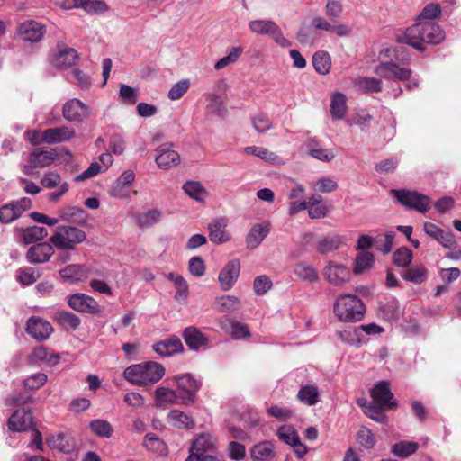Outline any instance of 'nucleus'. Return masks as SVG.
Returning a JSON list of instances; mask_svg holds the SVG:
<instances>
[{
  "label": "nucleus",
  "mask_w": 461,
  "mask_h": 461,
  "mask_svg": "<svg viewBox=\"0 0 461 461\" xmlns=\"http://www.w3.org/2000/svg\"><path fill=\"white\" fill-rule=\"evenodd\" d=\"M444 32L435 22H416L403 35V41L417 50H424L426 44H438Z\"/></svg>",
  "instance_id": "f257e3e1"
},
{
  "label": "nucleus",
  "mask_w": 461,
  "mask_h": 461,
  "mask_svg": "<svg viewBox=\"0 0 461 461\" xmlns=\"http://www.w3.org/2000/svg\"><path fill=\"white\" fill-rule=\"evenodd\" d=\"M165 367L155 361H146L133 364L125 368L124 379L136 386L147 387L153 385L162 379Z\"/></svg>",
  "instance_id": "f03ea898"
},
{
  "label": "nucleus",
  "mask_w": 461,
  "mask_h": 461,
  "mask_svg": "<svg viewBox=\"0 0 461 461\" xmlns=\"http://www.w3.org/2000/svg\"><path fill=\"white\" fill-rule=\"evenodd\" d=\"M396 58L394 48H386L379 54V65L375 68V74L380 77L392 81H405L410 79L411 70L398 64L393 59Z\"/></svg>",
  "instance_id": "7ed1b4c3"
},
{
  "label": "nucleus",
  "mask_w": 461,
  "mask_h": 461,
  "mask_svg": "<svg viewBox=\"0 0 461 461\" xmlns=\"http://www.w3.org/2000/svg\"><path fill=\"white\" fill-rule=\"evenodd\" d=\"M31 397L24 394L13 395L6 399V404L9 406H23L17 409L9 418L7 425L10 430L14 432H23L28 430L33 425L32 412L30 407L24 406Z\"/></svg>",
  "instance_id": "20e7f679"
},
{
  "label": "nucleus",
  "mask_w": 461,
  "mask_h": 461,
  "mask_svg": "<svg viewBox=\"0 0 461 461\" xmlns=\"http://www.w3.org/2000/svg\"><path fill=\"white\" fill-rule=\"evenodd\" d=\"M334 313L341 321H358L364 316L365 305L357 295L344 294L337 298Z\"/></svg>",
  "instance_id": "39448f33"
},
{
  "label": "nucleus",
  "mask_w": 461,
  "mask_h": 461,
  "mask_svg": "<svg viewBox=\"0 0 461 461\" xmlns=\"http://www.w3.org/2000/svg\"><path fill=\"white\" fill-rule=\"evenodd\" d=\"M86 240L83 230L69 225L59 226L50 238L51 244L59 250H73Z\"/></svg>",
  "instance_id": "423d86ee"
},
{
  "label": "nucleus",
  "mask_w": 461,
  "mask_h": 461,
  "mask_svg": "<svg viewBox=\"0 0 461 461\" xmlns=\"http://www.w3.org/2000/svg\"><path fill=\"white\" fill-rule=\"evenodd\" d=\"M391 193L406 208L413 209L421 213H425L430 208V198L417 191L393 189Z\"/></svg>",
  "instance_id": "0eeeda50"
},
{
  "label": "nucleus",
  "mask_w": 461,
  "mask_h": 461,
  "mask_svg": "<svg viewBox=\"0 0 461 461\" xmlns=\"http://www.w3.org/2000/svg\"><path fill=\"white\" fill-rule=\"evenodd\" d=\"M249 28L254 33L269 35L282 48L291 46V41L284 36L281 28L273 21L254 20L249 23Z\"/></svg>",
  "instance_id": "6e6552de"
},
{
  "label": "nucleus",
  "mask_w": 461,
  "mask_h": 461,
  "mask_svg": "<svg viewBox=\"0 0 461 461\" xmlns=\"http://www.w3.org/2000/svg\"><path fill=\"white\" fill-rule=\"evenodd\" d=\"M324 279L334 286H341L351 279V270L344 264L328 260L323 267Z\"/></svg>",
  "instance_id": "1a4fd4ad"
},
{
  "label": "nucleus",
  "mask_w": 461,
  "mask_h": 461,
  "mask_svg": "<svg viewBox=\"0 0 461 461\" xmlns=\"http://www.w3.org/2000/svg\"><path fill=\"white\" fill-rule=\"evenodd\" d=\"M173 380L176 383L181 403L186 404L194 402V395L201 387V382L190 374L176 375Z\"/></svg>",
  "instance_id": "9d476101"
},
{
  "label": "nucleus",
  "mask_w": 461,
  "mask_h": 461,
  "mask_svg": "<svg viewBox=\"0 0 461 461\" xmlns=\"http://www.w3.org/2000/svg\"><path fill=\"white\" fill-rule=\"evenodd\" d=\"M68 305L76 312L96 314L101 312L98 302L84 293H76L67 296Z\"/></svg>",
  "instance_id": "9b49d317"
},
{
  "label": "nucleus",
  "mask_w": 461,
  "mask_h": 461,
  "mask_svg": "<svg viewBox=\"0 0 461 461\" xmlns=\"http://www.w3.org/2000/svg\"><path fill=\"white\" fill-rule=\"evenodd\" d=\"M32 207L30 198L23 197L16 202L5 204L0 207V221L10 223L19 218L25 211Z\"/></svg>",
  "instance_id": "f8f14e48"
},
{
  "label": "nucleus",
  "mask_w": 461,
  "mask_h": 461,
  "mask_svg": "<svg viewBox=\"0 0 461 461\" xmlns=\"http://www.w3.org/2000/svg\"><path fill=\"white\" fill-rule=\"evenodd\" d=\"M26 332L36 340L43 341L53 332V328L48 321L32 316L27 321Z\"/></svg>",
  "instance_id": "ddd939ff"
},
{
  "label": "nucleus",
  "mask_w": 461,
  "mask_h": 461,
  "mask_svg": "<svg viewBox=\"0 0 461 461\" xmlns=\"http://www.w3.org/2000/svg\"><path fill=\"white\" fill-rule=\"evenodd\" d=\"M240 272L239 259L230 260L220 271L218 281L223 291H229L237 282Z\"/></svg>",
  "instance_id": "4468645a"
},
{
  "label": "nucleus",
  "mask_w": 461,
  "mask_h": 461,
  "mask_svg": "<svg viewBox=\"0 0 461 461\" xmlns=\"http://www.w3.org/2000/svg\"><path fill=\"white\" fill-rule=\"evenodd\" d=\"M215 87L218 93H208L205 95L206 107L211 113H221L225 106V92L229 85L225 79L216 82Z\"/></svg>",
  "instance_id": "2eb2a0df"
},
{
  "label": "nucleus",
  "mask_w": 461,
  "mask_h": 461,
  "mask_svg": "<svg viewBox=\"0 0 461 461\" xmlns=\"http://www.w3.org/2000/svg\"><path fill=\"white\" fill-rule=\"evenodd\" d=\"M135 181V174L132 170H125L113 182L109 189V194L117 199H127L130 197L128 187Z\"/></svg>",
  "instance_id": "dca6fc26"
},
{
  "label": "nucleus",
  "mask_w": 461,
  "mask_h": 461,
  "mask_svg": "<svg viewBox=\"0 0 461 461\" xmlns=\"http://www.w3.org/2000/svg\"><path fill=\"white\" fill-rule=\"evenodd\" d=\"M98 158L99 162H92L87 169L74 177V181L82 182L90 179L99 173L104 172L113 161L112 155L108 152L102 153Z\"/></svg>",
  "instance_id": "f3484780"
},
{
  "label": "nucleus",
  "mask_w": 461,
  "mask_h": 461,
  "mask_svg": "<svg viewBox=\"0 0 461 461\" xmlns=\"http://www.w3.org/2000/svg\"><path fill=\"white\" fill-rule=\"evenodd\" d=\"M370 393L373 402L380 406L392 409L397 405L396 402L393 401V394L391 392L389 383L386 381H381L375 384Z\"/></svg>",
  "instance_id": "a211bd4d"
},
{
  "label": "nucleus",
  "mask_w": 461,
  "mask_h": 461,
  "mask_svg": "<svg viewBox=\"0 0 461 461\" xmlns=\"http://www.w3.org/2000/svg\"><path fill=\"white\" fill-rule=\"evenodd\" d=\"M53 245L48 242H40L29 248L26 259L32 264H42L48 262L54 254Z\"/></svg>",
  "instance_id": "6ab92c4d"
},
{
  "label": "nucleus",
  "mask_w": 461,
  "mask_h": 461,
  "mask_svg": "<svg viewBox=\"0 0 461 461\" xmlns=\"http://www.w3.org/2000/svg\"><path fill=\"white\" fill-rule=\"evenodd\" d=\"M45 33V27L34 20L25 21L18 26V35L26 41H39Z\"/></svg>",
  "instance_id": "aec40b11"
},
{
  "label": "nucleus",
  "mask_w": 461,
  "mask_h": 461,
  "mask_svg": "<svg viewBox=\"0 0 461 461\" xmlns=\"http://www.w3.org/2000/svg\"><path fill=\"white\" fill-rule=\"evenodd\" d=\"M183 338L187 347L194 351L208 348V338L196 327L190 326L183 331Z\"/></svg>",
  "instance_id": "412c9836"
},
{
  "label": "nucleus",
  "mask_w": 461,
  "mask_h": 461,
  "mask_svg": "<svg viewBox=\"0 0 461 461\" xmlns=\"http://www.w3.org/2000/svg\"><path fill=\"white\" fill-rule=\"evenodd\" d=\"M152 349L161 357H171L182 352L184 346L177 336L172 335L167 339L154 343Z\"/></svg>",
  "instance_id": "4be33fe9"
},
{
  "label": "nucleus",
  "mask_w": 461,
  "mask_h": 461,
  "mask_svg": "<svg viewBox=\"0 0 461 461\" xmlns=\"http://www.w3.org/2000/svg\"><path fill=\"white\" fill-rule=\"evenodd\" d=\"M56 158V152L53 149L41 150L40 149H34L29 158L30 166H25L23 172L30 174L32 167H46L50 166Z\"/></svg>",
  "instance_id": "5701e85b"
},
{
  "label": "nucleus",
  "mask_w": 461,
  "mask_h": 461,
  "mask_svg": "<svg viewBox=\"0 0 461 461\" xmlns=\"http://www.w3.org/2000/svg\"><path fill=\"white\" fill-rule=\"evenodd\" d=\"M78 59L77 52L73 48L58 46L51 58V62L58 68H68L76 63Z\"/></svg>",
  "instance_id": "b1692460"
},
{
  "label": "nucleus",
  "mask_w": 461,
  "mask_h": 461,
  "mask_svg": "<svg viewBox=\"0 0 461 461\" xmlns=\"http://www.w3.org/2000/svg\"><path fill=\"white\" fill-rule=\"evenodd\" d=\"M156 163L163 170H167L180 163L179 154L168 147L161 146L157 149Z\"/></svg>",
  "instance_id": "393cba45"
},
{
  "label": "nucleus",
  "mask_w": 461,
  "mask_h": 461,
  "mask_svg": "<svg viewBox=\"0 0 461 461\" xmlns=\"http://www.w3.org/2000/svg\"><path fill=\"white\" fill-rule=\"evenodd\" d=\"M59 215L61 221L78 225H84L88 220L86 212L77 206H67L59 209Z\"/></svg>",
  "instance_id": "a878e982"
},
{
  "label": "nucleus",
  "mask_w": 461,
  "mask_h": 461,
  "mask_svg": "<svg viewBox=\"0 0 461 461\" xmlns=\"http://www.w3.org/2000/svg\"><path fill=\"white\" fill-rule=\"evenodd\" d=\"M182 189L187 196L199 203H204L210 195L203 184L196 180L186 181L184 183Z\"/></svg>",
  "instance_id": "bb28decb"
},
{
  "label": "nucleus",
  "mask_w": 461,
  "mask_h": 461,
  "mask_svg": "<svg viewBox=\"0 0 461 461\" xmlns=\"http://www.w3.org/2000/svg\"><path fill=\"white\" fill-rule=\"evenodd\" d=\"M227 220L220 218L214 220L209 225L210 240L215 244H221L230 240V236L226 231Z\"/></svg>",
  "instance_id": "cd10ccee"
},
{
  "label": "nucleus",
  "mask_w": 461,
  "mask_h": 461,
  "mask_svg": "<svg viewBox=\"0 0 461 461\" xmlns=\"http://www.w3.org/2000/svg\"><path fill=\"white\" fill-rule=\"evenodd\" d=\"M59 361V357L56 354L50 353L45 347H37L29 356V362L36 366L57 365Z\"/></svg>",
  "instance_id": "c85d7f7f"
},
{
  "label": "nucleus",
  "mask_w": 461,
  "mask_h": 461,
  "mask_svg": "<svg viewBox=\"0 0 461 461\" xmlns=\"http://www.w3.org/2000/svg\"><path fill=\"white\" fill-rule=\"evenodd\" d=\"M189 451L219 455L215 438L211 435L205 434H201L193 441Z\"/></svg>",
  "instance_id": "c756f323"
},
{
  "label": "nucleus",
  "mask_w": 461,
  "mask_h": 461,
  "mask_svg": "<svg viewBox=\"0 0 461 461\" xmlns=\"http://www.w3.org/2000/svg\"><path fill=\"white\" fill-rule=\"evenodd\" d=\"M89 269L85 265L71 264L59 270L62 279L69 282H79L87 277Z\"/></svg>",
  "instance_id": "7c9ffc66"
},
{
  "label": "nucleus",
  "mask_w": 461,
  "mask_h": 461,
  "mask_svg": "<svg viewBox=\"0 0 461 461\" xmlns=\"http://www.w3.org/2000/svg\"><path fill=\"white\" fill-rule=\"evenodd\" d=\"M275 456V446L271 441H261L250 450V456L255 461H270Z\"/></svg>",
  "instance_id": "2f4dec72"
},
{
  "label": "nucleus",
  "mask_w": 461,
  "mask_h": 461,
  "mask_svg": "<svg viewBox=\"0 0 461 461\" xmlns=\"http://www.w3.org/2000/svg\"><path fill=\"white\" fill-rule=\"evenodd\" d=\"M269 230L270 224L268 222L254 225L246 238V243L248 248H257L262 242V240L267 236Z\"/></svg>",
  "instance_id": "473e14b6"
},
{
  "label": "nucleus",
  "mask_w": 461,
  "mask_h": 461,
  "mask_svg": "<svg viewBox=\"0 0 461 461\" xmlns=\"http://www.w3.org/2000/svg\"><path fill=\"white\" fill-rule=\"evenodd\" d=\"M155 403L158 407H167L171 404L181 402L177 393L167 387H158L154 393Z\"/></svg>",
  "instance_id": "72a5a7b5"
},
{
  "label": "nucleus",
  "mask_w": 461,
  "mask_h": 461,
  "mask_svg": "<svg viewBox=\"0 0 461 461\" xmlns=\"http://www.w3.org/2000/svg\"><path fill=\"white\" fill-rule=\"evenodd\" d=\"M297 399L305 405L314 406L321 401L320 390L315 384L303 385L297 393Z\"/></svg>",
  "instance_id": "f704fd0d"
},
{
  "label": "nucleus",
  "mask_w": 461,
  "mask_h": 461,
  "mask_svg": "<svg viewBox=\"0 0 461 461\" xmlns=\"http://www.w3.org/2000/svg\"><path fill=\"white\" fill-rule=\"evenodd\" d=\"M294 272L299 279L304 282L315 283L319 280L316 267L306 261L297 263L294 266Z\"/></svg>",
  "instance_id": "c9c22d12"
},
{
  "label": "nucleus",
  "mask_w": 461,
  "mask_h": 461,
  "mask_svg": "<svg viewBox=\"0 0 461 461\" xmlns=\"http://www.w3.org/2000/svg\"><path fill=\"white\" fill-rule=\"evenodd\" d=\"M345 244L346 239L343 236L334 234L320 240L317 244V250L321 254H327L339 249Z\"/></svg>",
  "instance_id": "e433bc0d"
},
{
  "label": "nucleus",
  "mask_w": 461,
  "mask_h": 461,
  "mask_svg": "<svg viewBox=\"0 0 461 461\" xmlns=\"http://www.w3.org/2000/svg\"><path fill=\"white\" fill-rule=\"evenodd\" d=\"M307 153L312 158L322 162H330L336 157V151L332 149H323L315 141H309L307 144Z\"/></svg>",
  "instance_id": "4c0bfd02"
},
{
  "label": "nucleus",
  "mask_w": 461,
  "mask_h": 461,
  "mask_svg": "<svg viewBox=\"0 0 461 461\" xmlns=\"http://www.w3.org/2000/svg\"><path fill=\"white\" fill-rule=\"evenodd\" d=\"M213 306L220 312L230 313L238 311L241 303L234 295H222L215 299Z\"/></svg>",
  "instance_id": "58836bf2"
},
{
  "label": "nucleus",
  "mask_w": 461,
  "mask_h": 461,
  "mask_svg": "<svg viewBox=\"0 0 461 461\" xmlns=\"http://www.w3.org/2000/svg\"><path fill=\"white\" fill-rule=\"evenodd\" d=\"M74 135V131L68 127L50 128L45 131V141L48 144H57L68 140Z\"/></svg>",
  "instance_id": "ea45409f"
},
{
  "label": "nucleus",
  "mask_w": 461,
  "mask_h": 461,
  "mask_svg": "<svg viewBox=\"0 0 461 461\" xmlns=\"http://www.w3.org/2000/svg\"><path fill=\"white\" fill-rule=\"evenodd\" d=\"M357 402L363 409V412L368 418L382 424H385L387 422V417L382 410L383 408H385V406H380L375 402H367V401H365V403H361L360 401Z\"/></svg>",
  "instance_id": "a19ab883"
},
{
  "label": "nucleus",
  "mask_w": 461,
  "mask_h": 461,
  "mask_svg": "<svg viewBox=\"0 0 461 461\" xmlns=\"http://www.w3.org/2000/svg\"><path fill=\"white\" fill-rule=\"evenodd\" d=\"M55 320L66 330H76L81 324V320L77 315L67 311L56 312Z\"/></svg>",
  "instance_id": "79ce46f5"
},
{
  "label": "nucleus",
  "mask_w": 461,
  "mask_h": 461,
  "mask_svg": "<svg viewBox=\"0 0 461 461\" xmlns=\"http://www.w3.org/2000/svg\"><path fill=\"white\" fill-rule=\"evenodd\" d=\"M312 65L316 72L319 74H329L331 68L330 55L324 50L316 51L312 57Z\"/></svg>",
  "instance_id": "37998d69"
},
{
  "label": "nucleus",
  "mask_w": 461,
  "mask_h": 461,
  "mask_svg": "<svg viewBox=\"0 0 461 461\" xmlns=\"http://www.w3.org/2000/svg\"><path fill=\"white\" fill-rule=\"evenodd\" d=\"M167 279L173 282L176 290L175 299L179 302L185 301L189 294V286L185 278L180 275L171 272L167 275Z\"/></svg>",
  "instance_id": "c03bdc74"
},
{
  "label": "nucleus",
  "mask_w": 461,
  "mask_h": 461,
  "mask_svg": "<svg viewBox=\"0 0 461 461\" xmlns=\"http://www.w3.org/2000/svg\"><path fill=\"white\" fill-rule=\"evenodd\" d=\"M419 445L414 441L401 440L392 446V453L401 458H406L414 454Z\"/></svg>",
  "instance_id": "a18cd8bd"
},
{
  "label": "nucleus",
  "mask_w": 461,
  "mask_h": 461,
  "mask_svg": "<svg viewBox=\"0 0 461 461\" xmlns=\"http://www.w3.org/2000/svg\"><path fill=\"white\" fill-rule=\"evenodd\" d=\"M277 437L281 441L291 447L301 446L300 437L291 425L281 426L278 429Z\"/></svg>",
  "instance_id": "49530a36"
},
{
  "label": "nucleus",
  "mask_w": 461,
  "mask_h": 461,
  "mask_svg": "<svg viewBox=\"0 0 461 461\" xmlns=\"http://www.w3.org/2000/svg\"><path fill=\"white\" fill-rule=\"evenodd\" d=\"M168 419L178 429H192L194 427V419L187 413L173 410L168 413Z\"/></svg>",
  "instance_id": "de8ad7c7"
},
{
  "label": "nucleus",
  "mask_w": 461,
  "mask_h": 461,
  "mask_svg": "<svg viewBox=\"0 0 461 461\" xmlns=\"http://www.w3.org/2000/svg\"><path fill=\"white\" fill-rule=\"evenodd\" d=\"M47 444L50 447L63 453L70 452L74 447L73 444L70 443L69 438L63 433L50 436L47 438Z\"/></svg>",
  "instance_id": "09e8293b"
},
{
  "label": "nucleus",
  "mask_w": 461,
  "mask_h": 461,
  "mask_svg": "<svg viewBox=\"0 0 461 461\" xmlns=\"http://www.w3.org/2000/svg\"><path fill=\"white\" fill-rule=\"evenodd\" d=\"M41 272L40 269L26 267L23 268H19L16 271V280L23 285H30L37 281V279L41 276Z\"/></svg>",
  "instance_id": "8fccbe9b"
},
{
  "label": "nucleus",
  "mask_w": 461,
  "mask_h": 461,
  "mask_svg": "<svg viewBox=\"0 0 461 461\" xmlns=\"http://www.w3.org/2000/svg\"><path fill=\"white\" fill-rule=\"evenodd\" d=\"M162 218L161 211L158 209L149 210L136 216V221L141 228H150L157 224Z\"/></svg>",
  "instance_id": "3c124183"
},
{
  "label": "nucleus",
  "mask_w": 461,
  "mask_h": 461,
  "mask_svg": "<svg viewBox=\"0 0 461 461\" xmlns=\"http://www.w3.org/2000/svg\"><path fill=\"white\" fill-rule=\"evenodd\" d=\"M62 111L63 115H84L91 113L89 106L76 98L68 101L63 105Z\"/></svg>",
  "instance_id": "603ef678"
},
{
  "label": "nucleus",
  "mask_w": 461,
  "mask_h": 461,
  "mask_svg": "<svg viewBox=\"0 0 461 461\" xmlns=\"http://www.w3.org/2000/svg\"><path fill=\"white\" fill-rule=\"evenodd\" d=\"M374 261L375 257L373 253L369 251L359 252L355 259V273L362 274L370 269L373 267Z\"/></svg>",
  "instance_id": "864d4df0"
},
{
  "label": "nucleus",
  "mask_w": 461,
  "mask_h": 461,
  "mask_svg": "<svg viewBox=\"0 0 461 461\" xmlns=\"http://www.w3.org/2000/svg\"><path fill=\"white\" fill-rule=\"evenodd\" d=\"M358 89L366 93H378L382 91V81L375 77H359L356 81Z\"/></svg>",
  "instance_id": "5fc2aeb1"
},
{
  "label": "nucleus",
  "mask_w": 461,
  "mask_h": 461,
  "mask_svg": "<svg viewBox=\"0 0 461 461\" xmlns=\"http://www.w3.org/2000/svg\"><path fill=\"white\" fill-rule=\"evenodd\" d=\"M48 235V230L44 227L32 226L23 230V240L26 244H32L43 240Z\"/></svg>",
  "instance_id": "6e6d98bb"
},
{
  "label": "nucleus",
  "mask_w": 461,
  "mask_h": 461,
  "mask_svg": "<svg viewBox=\"0 0 461 461\" xmlns=\"http://www.w3.org/2000/svg\"><path fill=\"white\" fill-rule=\"evenodd\" d=\"M413 254L407 247L397 249L393 255V262L399 267H407L412 260Z\"/></svg>",
  "instance_id": "4d7b16f0"
},
{
  "label": "nucleus",
  "mask_w": 461,
  "mask_h": 461,
  "mask_svg": "<svg viewBox=\"0 0 461 461\" xmlns=\"http://www.w3.org/2000/svg\"><path fill=\"white\" fill-rule=\"evenodd\" d=\"M89 426L92 431L100 438H110L113 432L112 425L104 420H94Z\"/></svg>",
  "instance_id": "13d9d810"
},
{
  "label": "nucleus",
  "mask_w": 461,
  "mask_h": 461,
  "mask_svg": "<svg viewBox=\"0 0 461 461\" xmlns=\"http://www.w3.org/2000/svg\"><path fill=\"white\" fill-rule=\"evenodd\" d=\"M380 311L383 317L388 321L397 320L401 315L399 303L395 299H392L381 305Z\"/></svg>",
  "instance_id": "bf43d9fd"
},
{
  "label": "nucleus",
  "mask_w": 461,
  "mask_h": 461,
  "mask_svg": "<svg viewBox=\"0 0 461 461\" xmlns=\"http://www.w3.org/2000/svg\"><path fill=\"white\" fill-rule=\"evenodd\" d=\"M242 52H243V49L241 47L232 48L227 56L221 58L215 63L214 68L216 70H221V69H223L224 68L228 67L230 64H234L240 59Z\"/></svg>",
  "instance_id": "052dcab7"
},
{
  "label": "nucleus",
  "mask_w": 461,
  "mask_h": 461,
  "mask_svg": "<svg viewBox=\"0 0 461 461\" xmlns=\"http://www.w3.org/2000/svg\"><path fill=\"white\" fill-rule=\"evenodd\" d=\"M347 109V98L346 96L336 92L331 95L330 111L332 115H344Z\"/></svg>",
  "instance_id": "680f3d73"
},
{
  "label": "nucleus",
  "mask_w": 461,
  "mask_h": 461,
  "mask_svg": "<svg viewBox=\"0 0 461 461\" xmlns=\"http://www.w3.org/2000/svg\"><path fill=\"white\" fill-rule=\"evenodd\" d=\"M394 237V231H387L384 234L378 235L375 238L376 249L384 254H388L393 249Z\"/></svg>",
  "instance_id": "e2e57ef3"
},
{
  "label": "nucleus",
  "mask_w": 461,
  "mask_h": 461,
  "mask_svg": "<svg viewBox=\"0 0 461 461\" xmlns=\"http://www.w3.org/2000/svg\"><path fill=\"white\" fill-rule=\"evenodd\" d=\"M403 278L414 284H421L427 278V269L424 266L411 267L406 271Z\"/></svg>",
  "instance_id": "0e129e2a"
},
{
  "label": "nucleus",
  "mask_w": 461,
  "mask_h": 461,
  "mask_svg": "<svg viewBox=\"0 0 461 461\" xmlns=\"http://www.w3.org/2000/svg\"><path fill=\"white\" fill-rule=\"evenodd\" d=\"M225 320L230 323V334L234 339H240L250 337V331L246 323L230 318H226Z\"/></svg>",
  "instance_id": "69168bd1"
},
{
  "label": "nucleus",
  "mask_w": 461,
  "mask_h": 461,
  "mask_svg": "<svg viewBox=\"0 0 461 461\" xmlns=\"http://www.w3.org/2000/svg\"><path fill=\"white\" fill-rule=\"evenodd\" d=\"M189 79H182L176 83L168 92V98L171 100L180 99L190 88Z\"/></svg>",
  "instance_id": "338daca9"
},
{
  "label": "nucleus",
  "mask_w": 461,
  "mask_h": 461,
  "mask_svg": "<svg viewBox=\"0 0 461 461\" xmlns=\"http://www.w3.org/2000/svg\"><path fill=\"white\" fill-rule=\"evenodd\" d=\"M399 165V159L396 157L388 158L380 160L375 164V170L379 174H391L395 171Z\"/></svg>",
  "instance_id": "774afa93"
}]
</instances>
